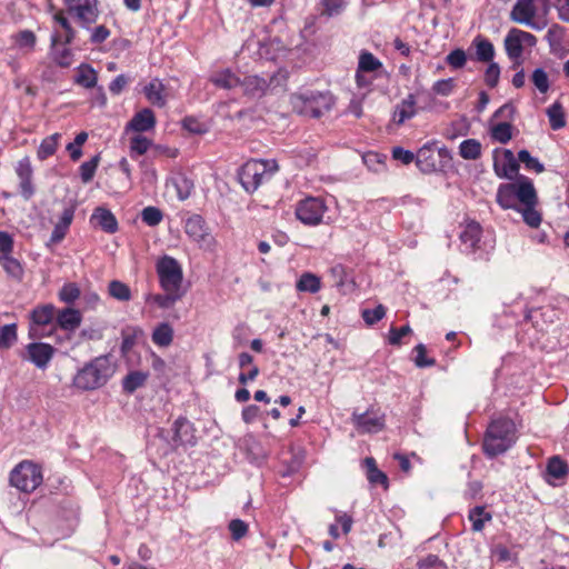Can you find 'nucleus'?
<instances>
[{"instance_id": "1", "label": "nucleus", "mask_w": 569, "mask_h": 569, "mask_svg": "<svg viewBox=\"0 0 569 569\" xmlns=\"http://www.w3.org/2000/svg\"><path fill=\"white\" fill-rule=\"evenodd\" d=\"M516 426L511 419L492 420L483 438V451L489 457H496L510 449L516 440Z\"/></svg>"}, {"instance_id": "2", "label": "nucleus", "mask_w": 569, "mask_h": 569, "mask_svg": "<svg viewBox=\"0 0 569 569\" xmlns=\"http://www.w3.org/2000/svg\"><path fill=\"white\" fill-rule=\"evenodd\" d=\"M292 109L301 116L320 118L335 104V98L329 91L303 90L290 97Z\"/></svg>"}, {"instance_id": "3", "label": "nucleus", "mask_w": 569, "mask_h": 569, "mask_svg": "<svg viewBox=\"0 0 569 569\" xmlns=\"http://www.w3.org/2000/svg\"><path fill=\"white\" fill-rule=\"evenodd\" d=\"M279 167L274 159L247 161L238 171V179L247 192L256 191L260 184L269 180Z\"/></svg>"}, {"instance_id": "4", "label": "nucleus", "mask_w": 569, "mask_h": 569, "mask_svg": "<svg viewBox=\"0 0 569 569\" xmlns=\"http://www.w3.org/2000/svg\"><path fill=\"white\" fill-rule=\"evenodd\" d=\"M111 376V369L104 358H96L80 369L73 378L77 389L94 390L107 383Z\"/></svg>"}, {"instance_id": "5", "label": "nucleus", "mask_w": 569, "mask_h": 569, "mask_svg": "<svg viewBox=\"0 0 569 569\" xmlns=\"http://www.w3.org/2000/svg\"><path fill=\"white\" fill-rule=\"evenodd\" d=\"M9 481L22 492H32L42 483L43 476L39 465L23 460L11 470Z\"/></svg>"}, {"instance_id": "6", "label": "nucleus", "mask_w": 569, "mask_h": 569, "mask_svg": "<svg viewBox=\"0 0 569 569\" xmlns=\"http://www.w3.org/2000/svg\"><path fill=\"white\" fill-rule=\"evenodd\" d=\"M156 271L163 291L184 292L183 271L177 259L164 254L156 263Z\"/></svg>"}, {"instance_id": "7", "label": "nucleus", "mask_w": 569, "mask_h": 569, "mask_svg": "<svg viewBox=\"0 0 569 569\" xmlns=\"http://www.w3.org/2000/svg\"><path fill=\"white\" fill-rule=\"evenodd\" d=\"M68 16L74 19L86 30L94 24L99 18L98 0H63Z\"/></svg>"}, {"instance_id": "8", "label": "nucleus", "mask_w": 569, "mask_h": 569, "mask_svg": "<svg viewBox=\"0 0 569 569\" xmlns=\"http://www.w3.org/2000/svg\"><path fill=\"white\" fill-rule=\"evenodd\" d=\"M327 211V206L321 198L308 197L297 203L296 217L306 226H318Z\"/></svg>"}, {"instance_id": "9", "label": "nucleus", "mask_w": 569, "mask_h": 569, "mask_svg": "<svg viewBox=\"0 0 569 569\" xmlns=\"http://www.w3.org/2000/svg\"><path fill=\"white\" fill-rule=\"evenodd\" d=\"M352 423L361 433H377L385 427V415L375 408H370L362 413H352Z\"/></svg>"}, {"instance_id": "10", "label": "nucleus", "mask_w": 569, "mask_h": 569, "mask_svg": "<svg viewBox=\"0 0 569 569\" xmlns=\"http://www.w3.org/2000/svg\"><path fill=\"white\" fill-rule=\"evenodd\" d=\"M184 232L200 248L210 249L214 243L213 237L208 232L204 219L199 214H193L186 220Z\"/></svg>"}, {"instance_id": "11", "label": "nucleus", "mask_w": 569, "mask_h": 569, "mask_svg": "<svg viewBox=\"0 0 569 569\" xmlns=\"http://www.w3.org/2000/svg\"><path fill=\"white\" fill-rule=\"evenodd\" d=\"M52 20L54 23L53 33L51 36L52 44L58 42L64 44L71 43L76 38V29L72 27L68 18L67 10H57L52 16Z\"/></svg>"}, {"instance_id": "12", "label": "nucleus", "mask_w": 569, "mask_h": 569, "mask_svg": "<svg viewBox=\"0 0 569 569\" xmlns=\"http://www.w3.org/2000/svg\"><path fill=\"white\" fill-rule=\"evenodd\" d=\"M536 13L535 0H517L511 10L510 18L512 21L530 27L533 30H541L543 26L533 20Z\"/></svg>"}, {"instance_id": "13", "label": "nucleus", "mask_w": 569, "mask_h": 569, "mask_svg": "<svg viewBox=\"0 0 569 569\" xmlns=\"http://www.w3.org/2000/svg\"><path fill=\"white\" fill-rule=\"evenodd\" d=\"M27 353L37 368L46 369L54 355V348L43 342H31L27 346Z\"/></svg>"}, {"instance_id": "14", "label": "nucleus", "mask_w": 569, "mask_h": 569, "mask_svg": "<svg viewBox=\"0 0 569 569\" xmlns=\"http://www.w3.org/2000/svg\"><path fill=\"white\" fill-rule=\"evenodd\" d=\"M173 441L177 445L181 446H194L196 445V436L193 425L183 417H179L173 422Z\"/></svg>"}, {"instance_id": "15", "label": "nucleus", "mask_w": 569, "mask_h": 569, "mask_svg": "<svg viewBox=\"0 0 569 569\" xmlns=\"http://www.w3.org/2000/svg\"><path fill=\"white\" fill-rule=\"evenodd\" d=\"M436 143L428 142L422 146L416 154V164L423 173H431L437 170Z\"/></svg>"}, {"instance_id": "16", "label": "nucleus", "mask_w": 569, "mask_h": 569, "mask_svg": "<svg viewBox=\"0 0 569 569\" xmlns=\"http://www.w3.org/2000/svg\"><path fill=\"white\" fill-rule=\"evenodd\" d=\"M81 312L73 308H64L56 315V325L67 335L73 333L81 325Z\"/></svg>"}, {"instance_id": "17", "label": "nucleus", "mask_w": 569, "mask_h": 569, "mask_svg": "<svg viewBox=\"0 0 569 569\" xmlns=\"http://www.w3.org/2000/svg\"><path fill=\"white\" fill-rule=\"evenodd\" d=\"M517 201L522 206H536L538 202L537 192L535 190L532 181L521 176L516 182H513Z\"/></svg>"}, {"instance_id": "18", "label": "nucleus", "mask_w": 569, "mask_h": 569, "mask_svg": "<svg viewBox=\"0 0 569 569\" xmlns=\"http://www.w3.org/2000/svg\"><path fill=\"white\" fill-rule=\"evenodd\" d=\"M270 81L259 76H246L241 79L240 87L242 93L252 98L261 97L266 93Z\"/></svg>"}, {"instance_id": "19", "label": "nucleus", "mask_w": 569, "mask_h": 569, "mask_svg": "<svg viewBox=\"0 0 569 569\" xmlns=\"http://www.w3.org/2000/svg\"><path fill=\"white\" fill-rule=\"evenodd\" d=\"M156 126V117L151 109L144 108L138 111L127 124V130L146 132Z\"/></svg>"}, {"instance_id": "20", "label": "nucleus", "mask_w": 569, "mask_h": 569, "mask_svg": "<svg viewBox=\"0 0 569 569\" xmlns=\"http://www.w3.org/2000/svg\"><path fill=\"white\" fill-rule=\"evenodd\" d=\"M90 222L107 233H114L118 231V221L114 214L103 207H98L94 209L92 216L90 217Z\"/></svg>"}, {"instance_id": "21", "label": "nucleus", "mask_w": 569, "mask_h": 569, "mask_svg": "<svg viewBox=\"0 0 569 569\" xmlns=\"http://www.w3.org/2000/svg\"><path fill=\"white\" fill-rule=\"evenodd\" d=\"M238 363L241 369L238 380L241 385L253 381L259 376V368L253 363V357L248 352L238 356Z\"/></svg>"}, {"instance_id": "22", "label": "nucleus", "mask_w": 569, "mask_h": 569, "mask_svg": "<svg viewBox=\"0 0 569 569\" xmlns=\"http://www.w3.org/2000/svg\"><path fill=\"white\" fill-rule=\"evenodd\" d=\"M416 97L408 94L401 102H399L393 110L392 120L397 124H402L406 120L416 116Z\"/></svg>"}, {"instance_id": "23", "label": "nucleus", "mask_w": 569, "mask_h": 569, "mask_svg": "<svg viewBox=\"0 0 569 569\" xmlns=\"http://www.w3.org/2000/svg\"><path fill=\"white\" fill-rule=\"evenodd\" d=\"M210 82L216 87L231 90L240 87L241 78L230 69H223L210 77Z\"/></svg>"}, {"instance_id": "24", "label": "nucleus", "mask_w": 569, "mask_h": 569, "mask_svg": "<svg viewBox=\"0 0 569 569\" xmlns=\"http://www.w3.org/2000/svg\"><path fill=\"white\" fill-rule=\"evenodd\" d=\"M74 217V209L72 207L64 208L59 222L54 226L50 241L53 243H59L63 240V238L67 234V231L73 220Z\"/></svg>"}, {"instance_id": "25", "label": "nucleus", "mask_w": 569, "mask_h": 569, "mask_svg": "<svg viewBox=\"0 0 569 569\" xmlns=\"http://www.w3.org/2000/svg\"><path fill=\"white\" fill-rule=\"evenodd\" d=\"M184 292L164 291V293H149L146 296V302L154 305L161 309H169L173 307L181 298Z\"/></svg>"}, {"instance_id": "26", "label": "nucleus", "mask_w": 569, "mask_h": 569, "mask_svg": "<svg viewBox=\"0 0 569 569\" xmlns=\"http://www.w3.org/2000/svg\"><path fill=\"white\" fill-rule=\"evenodd\" d=\"M481 236V227L478 222H470L466 226L463 231L460 234V239L462 244L465 246V250L469 252H475L478 248V243L480 241Z\"/></svg>"}, {"instance_id": "27", "label": "nucleus", "mask_w": 569, "mask_h": 569, "mask_svg": "<svg viewBox=\"0 0 569 569\" xmlns=\"http://www.w3.org/2000/svg\"><path fill=\"white\" fill-rule=\"evenodd\" d=\"M567 462L558 456L551 457L547 462V481L555 485V481L562 480L568 473Z\"/></svg>"}, {"instance_id": "28", "label": "nucleus", "mask_w": 569, "mask_h": 569, "mask_svg": "<svg viewBox=\"0 0 569 569\" xmlns=\"http://www.w3.org/2000/svg\"><path fill=\"white\" fill-rule=\"evenodd\" d=\"M497 202L503 209L517 210L520 206L517 201L513 182L501 184L497 191Z\"/></svg>"}, {"instance_id": "29", "label": "nucleus", "mask_w": 569, "mask_h": 569, "mask_svg": "<svg viewBox=\"0 0 569 569\" xmlns=\"http://www.w3.org/2000/svg\"><path fill=\"white\" fill-rule=\"evenodd\" d=\"M57 310L51 303L36 307L30 315L31 322L37 326L49 325L56 319Z\"/></svg>"}, {"instance_id": "30", "label": "nucleus", "mask_w": 569, "mask_h": 569, "mask_svg": "<svg viewBox=\"0 0 569 569\" xmlns=\"http://www.w3.org/2000/svg\"><path fill=\"white\" fill-rule=\"evenodd\" d=\"M97 81V72L90 64L82 63L78 67L74 83L86 89H91L96 87Z\"/></svg>"}, {"instance_id": "31", "label": "nucleus", "mask_w": 569, "mask_h": 569, "mask_svg": "<svg viewBox=\"0 0 569 569\" xmlns=\"http://www.w3.org/2000/svg\"><path fill=\"white\" fill-rule=\"evenodd\" d=\"M529 80L532 83L535 90L540 94H547L551 88L550 76L542 67L533 69Z\"/></svg>"}, {"instance_id": "32", "label": "nucleus", "mask_w": 569, "mask_h": 569, "mask_svg": "<svg viewBox=\"0 0 569 569\" xmlns=\"http://www.w3.org/2000/svg\"><path fill=\"white\" fill-rule=\"evenodd\" d=\"M476 49V58L481 62H491L495 57L493 44L486 38L478 36L472 40Z\"/></svg>"}, {"instance_id": "33", "label": "nucleus", "mask_w": 569, "mask_h": 569, "mask_svg": "<svg viewBox=\"0 0 569 569\" xmlns=\"http://www.w3.org/2000/svg\"><path fill=\"white\" fill-rule=\"evenodd\" d=\"M363 467L366 468V476L371 485H382L387 488L388 478L386 473L377 468L376 460L372 457H367L363 460Z\"/></svg>"}, {"instance_id": "34", "label": "nucleus", "mask_w": 569, "mask_h": 569, "mask_svg": "<svg viewBox=\"0 0 569 569\" xmlns=\"http://www.w3.org/2000/svg\"><path fill=\"white\" fill-rule=\"evenodd\" d=\"M173 340V329L167 323L158 325L152 332V341L159 347H168Z\"/></svg>"}, {"instance_id": "35", "label": "nucleus", "mask_w": 569, "mask_h": 569, "mask_svg": "<svg viewBox=\"0 0 569 569\" xmlns=\"http://www.w3.org/2000/svg\"><path fill=\"white\" fill-rule=\"evenodd\" d=\"M61 139V134L56 132L47 138H44L37 151V156L40 160H46L49 157L53 156L59 146V141Z\"/></svg>"}, {"instance_id": "36", "label": "nucleus", "mask_w": 569, "mask_h": 569, "mask_svg": "<svg viewBox=\"0 0 569 569\" xmlns=\"http://www.w3.org/2000/svg\"><path fill=\"white\" fill-rule=\"evenodd\" d=\"M144 94L147 99L157 107H163L166 104L163 84L158 80H152L144 87Z\"/></svg>"}, {"instance_id": "37", "label": "nucleus", "mask_w": 569, "mask_h": 569, "mask_svg": "<svg viewBox=\"0 0 569 569\" xmlns=\"http://www.w3.org/2000/svg\"><path fill=\"white\" fill-rule=\"evenodd\" d=\"M481 143L477 139L463 140L459 146V154L465 160H477L481 157Z\"/></svg>"}, {"instance_id": "38", "label": "nucleus", "mask_w": 569, "mask_h": 569, "mask_svg": "<svg viewBox=\"0 0 569 569\" xmlns=\"http://www.w3.org/2000/svg\"><path fill=\"white\" fill-rule=\"evenodd\" d=\"M296 288L301 292L317 293L321 288L320 278L313 273L306 272L297 281Z\"/></svg>"}, {"instance_id": "39", "label": "nucleus", "mask_w": 569, "mask_h": 569, "mask_svg": "<svg viewBox=\"0 0 569 569\" xmlns=\"http://www.w3.org/2000/svg\"><path fill=\"white\" fill-rule=\"evenodd\" d=\"M563 39L565 28L559 24H552L546 33V40L551 52H557L562 48Z\"/></svg>"}, {"instance_id": "40", "label": "nucleus", "mask_w": 569, "mask_h": 569, "mask_svg": "<svg viewBox=\"0 0 569 569\" xmlns=\"http://www.w3.org/2000/svg\"><path fill=\"white\" fill-rule=\"evenodd\" d=\"M382 68L381 61L376 58L371 52L369 51H361L359 54V61H358V69L359 72H373Z\"/></svg>"}, {"instance_id": "41", "label": "nucleus", "mask_w": 569, "mask_h": 569, "mask_svg": "<svg viewBox=\"0 0 569 569\" xmlns=\"http://www.w3.org/2000/svg\"><path fill=\"white\" fill-rule=\"evenodd\" d=\"M547 116L553 130H560L566 126L565 112L560 102L556 101L552 103L547 109Z\"/></svg>"}, {"instance_id": "42", "label": "nucleus", "mask_w": 569, "mask_h": 569, "mask_svg": "<svg viewBox=\"0 0 569 569\" xmlns=\"http://www.w3.org/2000/svg\"><path fill=\"white\" fill-rule=\"evenodd\" d=\"M505 50L508 58H520L522 57L523 47L520 39L515 34V30L511 29L505 38Z\"/></svg>"}, {"instance_id": "43", "label": "nucleus", "mask_w": 569, "mask_h": 569, "mask_svg": "<svg viewBox=\"0 0 569 569\" xmlns=\"http://www.w3.org/2000/svg\"><path fill=\"white\" fill-rule=\"evenodd\" d=\"M147 378L148 373L142 371H132L128 373L122 380L123 390L129 393L134 392L138 388L144 385Z\"/></svg>"}, {"instance_id": "44", "label": "nucleus", "mask_w": 569, "mask_h": 569, "mask_svg": "<svg viewBox=\"0 0 569 569\" xmlns=\"http://www.w3.org/2000/svg\"><path fill=\"white\" fill-rule=\"evenodd\" d=\"M0 266L6 270L8 276L14 279H21L23 276V268L18 259L13 258L11 253L0 256Z\"/></svg>"}, {"instance_id": "45", "label": "nucleus", "mask_w": 569, "mask_h": 569, "mask_svg": "<svg viewBox=\"0 0 569 569\" xmlns=\"http://www.w3.org/2000/svg\"><path fill=\"white\" fill-rule=\"evenodd\" d=\"M468 518L472 523V530L481 531L486 522L490 521L492 517L489 512H486L483 507L477 506L469 511Z\"/></svg>"}, {"instance_id": "46", "label": "nucleus", "mask_w": 569, "mask_h": 569, "mask_svg": "<svg viewBox=\"0 0 569 569\" xmlns=\"http://www.w3.org/2000/svg\"><path fill=\"white\" fill-rule=\"evenodd\" d=\"M491 138L502 144L512 138V126L509 121H502L491 127Z\"/></svg>"}, {"instance_id": "47", "label": "nucleus", "mask_w": 569, "mask_h": 569, "mask_svg": "<svg viewBox=\"0 0 569 569\" xmlns=\"http://www.w3.org/2000/svg\"><path fill=\"white\" fill-rule=\"evenodd\" d=\"M109 295L118 301H129L131 299V290L129 286L119 280H112L108 286Z\"/></svg>"}, {"instance_id": "48", "label": "nucleus", "mask_w": 569, "mask_h": 569, "mask_svg": "<svg viewBox=\"0 0 569 569\" xmlns=\"http://www.w3.org/2000/svg\"><path fill=\"white\" fill-rule=\"evenodd\" d=\"M18 339L17 325L10 323L0 327V349L10 348Z\"/></svg>"}, {"instance_id": "49", "label": "nucleus", "mask_w": 569, "mask_h": 569, "mask_svg": "<svg viewBox=\"0 0 569 569\" xmlns=\"http://www.w3.org/2000/svg\"><path fill=\"white\" fill-rule=\"evenodd\" d=\"M99 162L100 156L96 154L89 161H86L80 166V178L83 183H88L93 179Z\"/></svg>"}, {"instance_id": "50", "label": "nucleus", "mask_w": 569, "mask_h": 569, "mask_svg": "<svg viewBox=\"0 0 569 569\" xmlns=\"http://www.w3.org/2000/svg\"><path fill=\"white\" fill-rule=\"evenodd\" d=\"M321 14L327 17H335L340 14L346 6L347 0H320Z\"/></svg>"}, {"instance_id": "51", "label": "nucleus", "mask_w": 569, "mask_h": 569, "mask_svg": "<svg viewBox=\"0 0 569 569\" xmlns=\"http://www.w3.org/2000/svg\"><path fill=\"white\" fill-rule=\"evenodd\" d=\"M505 156L508 160L507 163H505L501 169L499 168V166L497 163H495V170L499 177L511 178L513 174H516L518 172L519 166H518L517 161L515 160L513 154L510 150H506Z\"/></svg>"}, {"instance_id": "52", "label": "nucleus", "mask_w": 569, "mask_h": 569, "mask_svg": "<svg viewBox=\"0 0 569 569\" xmlns=\"http://www.w3.org/2000/svg\"><path fill=\"white\" fill-rule=\"evenodd\" d=\"M521 213L523 221L531 228H537L541 223V214L536 210V206H522L517 209Z\"/></svg>"}, {"instance_id": "53", "label": "nucleus", "mask_w": 569, "mask_h": 569, "mask_svg": "<svg viewBox=\"0 0 569 569\" xmlns=\"http://www.w3.org/2000/svg\"><path fill=\"white\" fill-rule=\"evenodd\" d=\"M88 133L82 131L78 133L74 140L67 144V151L70 154L71 160L78 161L82 156L81 146L87 141Z\"/></svg>"}, {"instance_id": "54", "label": "nucleus", "mask_w": 569, "mask_h": 569, "mask_svg": "<svg viewBox=\"0 0 569 569\" xmlns=\"http://www.w3.org/2000/svg\"><path fill=\"white\" fill-rule=\"evenodd\" d=\"M518 159L528 170H533L537 173H540L545 170L543 164L537 158L532 157L528 150H520L518 152Z\"/></svg>"}, {"instance_id": "55", "label": "nucleus", "mask_w": 569, "mask_h": 569, "mask_svg": "<svg viewBox=\"0 0 569 569\" xmlns=\"http://www.w3.org/2000/svg\"><path fill=\"white\" fill-rule=\"evenodd\" d=\"M162 218L163 214L157 207H146L141 212L142 221L150 227L158 226L162 221Z\"/></svg>"}, {"instance_id": "56", "label": "nucleus", "mask_w": 569, "mask_h": 569, "mask_svg": "<svg viewBox=\"0 0 569 569\" xmlns=\"http://www.w3.org/2000/svg\"><path fill=\"white\" fill-rule=\"evenodd\" d=\"M80 297V289L74 282H68L59 291V299L66 303H73Z\"/></svg>"}, {"instance_id": "57", "label": "nucleus", "mask_w": 569, "mask_h": 569, "mask_svg": "<svg viewBox=\"0 0 569 569\" xmlns=\"http://www.w3.org/2000/svg\"><path fill=\"white\" fill-rule=\"evenodd\" d=\"M151 146V140L144 136L137 134L130 139V152L139 156L144 154Z\"/></svg>"}, {"instance_id": "58", "label": "nucleus", "mask_w": 569, "mask_h": 569, "mask_svg": "<svg viewBox=\"0 0 569 569\" xmlns=\"http://www.w3.org/2000/svg\"><path fill=\"white\" fill-rule=\"evenodd\" d=\"M386 316V308L382 305H378L373 309H363L362 318L365 322L372 326L380 321Z\"/></svg>"}, {"instance_id": "59", "label": "nucleus", "mask_w": 569, "mask_h": 569, "mask_svg": "<svg viewBox=\"0 0 569 569\" xmlns=\"http://www.w3.org/2000/svg\"><path fill=\"white\" fill-rule=\"evenodd\" d=\"M455 86V80L452 78L441 79L433 83L432 91L436 94L448 97L452 93Z\"/></svg>"}, {"instance_id": "60", "label": "nucleus", "mask_w": 569, "mask_h": 569, "mask_svg": "<svg viewBox=\"0 0 569 569\" xmlns=\"http://www.w3.org/2000/svg\"><path fill=\"white\" fill-rule=\"evenodd\" d=\"M500 78V67L497 62L491 61L485 72V82L488 87H497Z\"/></svg>"}, {"instance_id": "61", "label": "nucleus", "mask_w": 569, "mask_h": 569, "mask_svg": "<svg viewBox=\"0 0 569 569\" xmlns=\"http://www.w3.org/2000/svg\"><path fill=\"white\" fill-rule=\"evenodd\" d=\"M229 531L233 540L238 541L248 533V525L240 519H233L229 522Z\"/></svg>"}, {"instance_id": "62", "label": "nucleus", "mask_w": 569, "mask_h": 569, "mask_svg": "<svg viewBox=\"0 0 569 569\" xmlns=\"http://www.w3.org/2000/svg\"><path fill=\"white\" fill-rule=\"evenodd\" d=\"M446 61L453 69H460L467 62L466 52L462 49H455L446 57Z\"/></svg>"}, {"instance_id": "63", "label": "nucleus", "mask_w": 569, "mask_h": 569, "mask_svg": "<svg viewBox=\"0 0 569 569\" xmlns=\"http://www.w3.org/2000/svg\"><path fill=\"white\" fill-rule=\"evenodd\" d=\"M413 351L416 353L415 363L417 367H419V368L431 367L436 363L435 359L426 357L427 349H426L425 345L419 343L418 346H416Z\"/></svg>"}, {"instance_id": "64", "label": "nucleus", "mask_w": 569, "mask_h": 569, "mask_svg": "<svg viewBox=\"0 0 569 569\" xmlns=\"http://www.w3.org/2000/svg\"><path fill=\"white\" fill-rule=\"evenodd\" d=\"M419 569H446L445 562L436 555H428L418 562Z\"/></svg>"}]
</instances>
